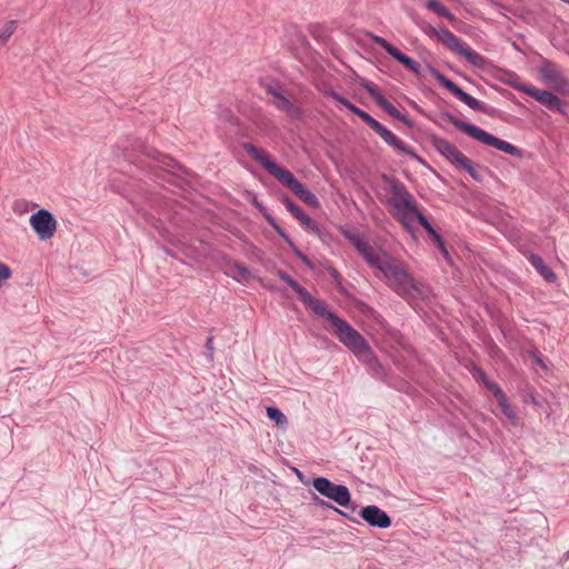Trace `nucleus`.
<instances>
[{
	"label": "nucleus",
	"instance_id": "41",
	"mask_svg": "<svg viewBox=\"0 0 569 569\" xmlns=\"http://www.w3.org/2000/svg\"><path fill=\"white\" fill-rule=\"evenodd\" d=\"M270 227L276 231L280 228V226L277 223L276 219L270 213H264L263 217Z\"/></svg>",
	"mask_w": 569,
	"mask_h": 569
},
{
	"label": "nucleus",
	"instance_id": "15",
	"mask_svg": "<svg viewBox=\"0 0 569 569\" xmlns=\"http://www.w3.org/2000/svg\"><path fill=\"white\" fill-rule=\"evenodd\" d=\"M277 276L284 281L298 295L300 301L305 305L306 308L312 310L313 312L318 311V309L325 303L321 300L311 296L306 288L300 286L293 278H291L286 271L279 269L277 271Z\"/></svg>",
	"mask_w": 569,
	"mask_h": 569
},
{
	"label": "nucleus",
	"instance_id": "11",
	"mask_svg": "<svg viewBox=\"0 0 569 569\" xmlns=\"http://www.w3.org/2000/svg\"><path fill=\"white\" fill-rule=\"evenodd\" d=\"M512 87L532 97L542 106L548 108L550 111H557L561 114H567L566 110L563 109L565 102L552 92L547 90H540L520 82L513 83Z\"/></svg>",
	"mask_w": 569,
	"mask_h": 569
},
{
	"label": "nucleus",
	"instance_id": "27",
	"mask_svg": "<svg viewBox=\"0 0 569 569\" xmlns=\"http://www.w3.org/2000/svg\"><path fill=\"white\" fill-rule=\"evenodd\" d=\"M267 417L279 427L288 423L287 417L276 407H267Z\"/></svg>",
	"mask_w": 569,
	"mask_h": 569
},
{
	"label": "nucleus",
	"instance_id": "50",
	"mask_svg": "<svg viewBox=\"0 0 569 569\" xmlns=\"http://www.w3.org/2000/svg\"><path fill=\"white\" fill-rule=\"evenodd\" d=\"M258 210L260 211V213L264 217V213H269L268 210L266 209V207L263 204H261L260 208H258Z\"/></svg>",
	"mask_w": 569,
	"mask_h": 569
},
{
	"label": "nucleus",
	"instance_id": "22",
	"mask_svg": "<svg viewBox=\"0 0 569 569\" xmlns=\"http://www.w3.org/2000/svg\"><path fill=\"white\" fill-rule=\"evenodd\" d=\"M528 260L546 281H556L557 277L555 272L545 263L543 259L539 254L530 253Z\"/></svg>",
	"mask_w": 569,
	"mask_h": 569
},
{
	"label": "nucleus",
	"instance_id": "37",
	"mask_svg": "<svg viewBox=\"0 0 569 569\" xmlns=\"http://www.w3.org/2000/svg\"><path fill=\"white\" fill-rule=\"evenodd\" d=\"M328 271H329V274L331 276V278L335 280V282L340 283L341 274L339 273V271L331 266L328 267Z\"/></svg>",
	"mask_w": 569,
	"mask_h": 569
},
{
	"label": "nucleus",
	"instance_id": "21",
	"mask_svg": "<svg viewBox=\"0 0 569 569\" xmlns=\"http://www.w3.org/2000/svg\"><path fill=\"white\" fill-rule=\"evenodd\" d=\"M415 218L417 219L418 223L427 231V233L430 236V238L436 242L437 247L440 249L442 254L445 257H447L449 253H448L445 240L436 231V229L430 224L428 219L421 212H417V216Z\"/></svg>",
	"mask_w": 569,
	"mask_h": 569
},
{
	"label": "nucleus",
	"instance_id": "31",
	"mask_svg": "<svg viewBox=\"0 0 569 569\" xmlns=\"http://www.w3.org/2000/svg\"><path fill=\"white\" fill-rule=\"evenodd\" d=\"M17 29V21L10 20L6 22V24L0 30V42L7 43V41L10 39V37L13 34V32Z\"/></svg>",
	"mask_w": 569,
	"mask_h": 569
},
{
	"label": "nucleus",
	"instance_id": "47",
	"mask_svg": "<svg viewBox=\"0 0 569 569\" xmlns=\"http://www.w3.org/2000/svg\"><path fill=\"white\" fill-rule=\"evenodd\" d=\"M250 202L252 203V206H254L257 209L261 207V202L257 199V196L256 194H251V200Z\"/></svg>",
	"mask_w": 569,
	"mask_h": 569
},
{
	"label": "nucleus",
	"instance_id": "4",
	"mask_svg": "<svg viewBox=\"0 0 569 569\" xmlns=\"http://www.w3.org/2000/svg\"><path fill=\"white\" fill-rule=\"evenodd\" d=\"M315 313L327 319L332 325L335 335L339 341L357 357H367L370 355L371 350L365 338L346 320L329 311L325 303Z\"/></svg>",
	"mask_w": 569,
	"mask_h": 569
},
{
	"label": "nucleus",
	"instance_id": "28",
	"mask_svg": "<svg viewBox=\"0 0 569 569\" xmlns=\"http://www.w3.org/2000/svg\"><path fill=\"white\" fill-rule=\"evenodd\" d=\"M479 372V378L480 380L482 381V383L485 385V387L492 392L493 397L495 398H502V389L495 382L490 381L489 378L487 377V375L482 371V370H478Z\"/></svg>",
	"mask_w": 569,
	"mask_h": 569
},
{
	"label": "nucleus",
	"instance_id": "2",
	"mask_svg": "<svg viewBox=\"0 0 569 569\" xmlns=\"http://www.w3.org/2000/svg\"><path fill=\"white\" fill-rule=\"evenodd\" d=\"M242 148L250 158L259 162L270 176L274 177L282 186L292 191L301 201L312 208L320 207L318 198L307 189L291 171L272 161L263 149L256 147L251 142H244Z\"/></svg>",
	"mask_w": 569,
	"mask_h": 569
},
{
	"label": "nucleus",
	"instance_id": "3",
	"mask_svg": "<svg viewBox=\"0 0 569 569\" xmlns=\"http://www.w3.org/2000/svg\"><path fill=\"white\" fill-rule=\"evenodd\" d=\"M431 120L439 127L442 126V122L451 123L457 129L461 130L466 134L480 141L483 144L493 147L507 154H510V156H513L517 158L522 157L521 149L517 148L516 146H513L505 140H501V139L492 136L491 133L485 131L483 129H481L472 123H468L466 121H462V120L456 118L453 114H451L448 111L439 112L437 118L436 119L431 118Z\"/></svg>",
	"mask_w": 569,
	"mask_h": 569
},
{
	"label": "nucleus",
	"instance_id": "8",
	"mask_svg": "<svg viewBox=\"0 0 569 569\" xmlns=\"http://www.w3.org/2000/svg\"><path fill=\"white\" fill-rule=\"evenodd\" d=\"M429 72L441 87L446 88L451 94H453L458 100L466 103L470 109L482 112L490 117L496 114L495 108L487 107L485 103L480 102L469 93L465 92L459 86H457L452 80L442 74L438 69L429 66Z\"/></svg>",
	"mask_w": 569,
	"mask_h": 569
},
{
	"label": "nucleus",
	"instance_id": "42",
	"mask_svg": "<svg viewBox=\"0 0 569 569\" xmlns=\"http://www.w3.org/2000/svg\"><path fill=\"white\" fill-rule=\"evenodd\" d=\"M276 232L284 240L287 244H289L292 241L288 233L283 230V228L280 227L278 230H276Z\"/></svg>",
	"mask_w": 569,
	"mask_h": 569
},
{
	"label": "nucleus",
	"instance_id": "36",
	"mask_svg": "<svg viewBox=\"0 0 569 569\" xmlns=\"http://www.w3.org/2000/svg\"><path fill=\"white\" fill-rule=\"evenodd\" d=\"M367 124L376 132L378 133V131L381 129L382 124L377 121L373 117H371L368 121H367Z\"/></svg>",
	"mask_w": 569,
	"mask_h": 569
},
{
	"label": "nucleus",
	"instance_id": "29",
	"mask_svg": "<svg viewBox=\"0 0 569 569\" xmlns=\"http://www.w3.org/2000/svg\"><path fill=\"white\" fill-rule=\"evenodd\" d=\"M496 399L501 408L502 413L506 416V418L508 420H510L511 422H516L518 420V416L515 412V410L510 407V405L508 403L505 392L502 393V398H496Z\"/></svg>",
	"mask_w": 569,
	"mask_h": 569
},
{
	"label": "nucleus",
	"instance_id": "30",
	"mask_svg": "<svg viewBox=\"0 0 569 569\" xmlns=\"http://www.w3.org/2000/svg\"><path fill=\"white\" fill-rule=\"evenodd\" d=\"M458 167L468 172L471 176V178L475 179L476 181L482 180L481 174L476 170L475 166L472 164L469 158L465 157V159L460 161Z\"/></svg>",
	"mask_w": 569,
	"mask_h": 569
},
{
	"label": "nucleus",
	"instance_id": "48",
	"mask_svg": "<svg viewBox=\"0 0 569 569\" xmlns=\"http://www.w3.org/2000/svg\"><path fill=\"white\" fill-rule=\"evenodd\" d=\"M535 360H536V362H537L538 365H540L541 367H545V363H543L542 359H541L539 356H536V355H535Z\"/></svg>",
	"mask_w": 569,
	"mask_h": 569
},
{
	"label": "nucleus",
	"instance_id": "1",
	"mask_svg": "<svg viewBox=\"0 0 569 569\" xmlns=\"http://www.w3.org/2000/svg\"><path fill=\"white\" fill-rule=\"evenodd\" d=\"M369 266L379 270L383 274L388 287L405 300L411 301L429 297V288L415 280L413 277L386 251L380 252Z\"/></svg>",
	"mask_w": 569,
	"mask_h": 569
},
{
	"label": "nucleus",
	"instance_id": "12",
	"mask_svg": "<svg viewBox=\"0 0 569 569\" xmlns=\"http://www.w3.org/2000/svg\"><path fill=\"white\" fill-rule=\"evenodd\" d=\"M360 86L369 93V96L375 100V102L390 117L401 121L409 128L413 127V122L405 114H402L393 104H391L377 89V87L368 81L367 79L360 80Z\"/></svg>",
	"mask_w": 569,
	"mask_h": 569
},
{
	"label": "nucleus",
	"instance_id": "25",
	"mask_svg": "<svg viewBox=\"0 0 569 569\" xmlns=\"http://www.w3.org/2000/svg\"><path fill=\"white\" fill-rule=\"evenodd\" d=\"M327 97L332 98L335 101L341 103L343 107H346L349 111H351L353 114L358 116L359 112H361V109L351 103L348 99L339 94L335 90H329L326 92Z\"/></svg>",
	"mask_w": 569,
	"mask_h": 569
},
{
	"label": "nucleus",
	"instance_id": "18",
	"mask_svg": "<svg viewBox=\"0 0 569 569\" xmlns=\"http://www.w3.org/2000/svg\"><path fill=\"white\" fill-rule=\"evenodd\" d=\"M540 73L542 78L550 84H553L556 89L562 93L568 92L569 83L562 77L560 70L551 61H543L540 67Z\"/></svg>",
	"mask_w": 569,
	"mask_h": 569
},
{
	"label": "nucleus",
	"instance_id": "5",
	"mask_svg": "<svg viewBox=\"0 0 569 569\" xmlns=\"http://www.w3.org/2000/svg\"><path fill=\"white\" fill-rule=\"evenodd\" d=\"M385 183L389 186V190L392 197L388 200V203L398 211L400 222L409 229V219L407 213L402 212L407 210L413 217L417 212H420L413 196L408 191L407 187L398 179L391 178L387 174L382 176Z\"/></svg>",
	"mask_w": 569,
	"mask_h": 569
},
{
	"label": "nucleus",
	"instance_id": "16",
	"mask_svg": "<svg viewBox=\"0 0 569 569\" xmlns=\"http://www.w3.org/2000/svg\"><path fill=\"white\" fill-rule=\"evenodd\" d=\"M430 143L452 164L458 166L460 161L466 157L453 143L442 137L436 134L430 136Z\"/></svg>",
	"mask_w": 569,
	"mask_h": 569
},
{
	"label": "nucleus",
	"instance_id": "10",
	"mask_svg": "<svg viewBox=\"0 0 569 569\" xmlns=\"http://www.w3.org/2000/svg\"><path fill=\"white\" fill-rule=\"evenodd\" d=\"M264 91L271 97V104L279 111L286 112L292 119H301L302 111L286 94L278 81H269L263 84Z\"/></svg>",
	"mask_w": 569,
	"mask_h": 569
},
{
	"label": "nucleus",
	"instance_id": "17",
	"mask_svg": "<svg viewBox=\"0 0 569 569\" xmlns=\"http://www.w3.org/2000/svg\"><path fill=\"white\" fill-rule=\"evenodd\" d=\"M359 516L371 527L387 529L391 526V519L387 512L375 505L363 507Z\"/></svg>",
	"mask_w": 569,
	"mask_h": 569
},
{
	"label": "nucleus",
	"instance_id": "40",
	"mask_svg": "<svg viewBox=\"0 0 569 569\" xmlns=\"http://www.w3.org/2000/svg\"><path fill=\"white\" fill-rule=\"evenodd\" d=\"M270 227L276 231L280 228V226L277 223L276 219L270 213H264L263 217Z\"/></svg>",
	"mask_w": 569,
	"mask_h": 569
},
{
	"label": "nucleus",
	"instance_id": "20",
	"mask_svg": "<svg viewBox=\"0 0 569 569\" xmlns=\"http://www.w3.org/2000/svg\"><path fill=\"white\" fill-rule=\"evenodd\" d=\"M377 134H379L380 138L395 150L420 160V157L412 150V148L407 146L401 139H399L385 126L381 127Z\"/></svg>",
	"mask_w": 569,
	"mask_h": 569
},
{
	"label": "nucleus",
	"instance_id": "33",
	"mask_svg": "<svg viewBox=\"0 0 569 569\" xmlns=\"http://www.w3.org/2000/svg\"><path fill=\"white\" fill-rule=\"evenodd\" d=\"M11 268L6 263L0 262V288L2 287V282L11 278Z\"/></svg>",
	"mask_w": 569,
	"mask_h": 569
},
{
	"label": "nucleus",
	"instance_id": "9",
	"mask_svg": "<svg viewBox=\"0 0 569 569\" xmlns=\"http://www.w3.org/2000/svg\"><path fill=\"white\" fill-rule=\"evenodd\" d=\"M312 487L319 495L341 507L348 508L351 502V495L349 489L343 485L333 483L328 478H315L312 480Z\"/></svg>",
	"mask_w": 569,
	"mask_h": 569
},
{
	"label": "nucleus",
	"instance_id": "39",
	"mask_svg": "<svg viewBox=\"0 0 569 569\" xmlns=\"http://www.w3.org/2000/svg\"><path fill=\"white\" fill-rule=\"evenodd\" d=\"M270 227L276 231L280 228V226L277 223L276 219L270 213H264L263 217Z\"/></svg>",
	"mask_w": 569,
	"mask_h": 569
},
{
	"label": "nucleus",
	"instance_id": "26",
	"mask_svg": "<svg viewBox=\"0 0 569 569\" xmlns=\"http://www.w3.org/2000/svg\"><path fill=\"white\" fill-rule=\"evenodd\" d=\"M229 272L237 280H249L251 278L250 270L239 262L232 263Z\"/></svg>",
	"mask_w": 569,
	"mask_h": 569
},
{
	"label": "nucleus",
	"instance_id": "43",
	"mask_svg": "<svg viewBox=\"0 0 569 569\" xmlns=\"http://www.w3.org/2000/svg\"><path fill=\"white\" fill-rule=\"evenodd\" d=\"M289 248L292 250V252L296 254L297 258H301L305 253L295 244L293 241H291L289 244Z\"/></svg>",
	"mask_w": 569,
	"mask_h": 569
},
{
	"label": "nucleus",
	"instance_id": "44",
	"mask_svg": "<svg viewBox=\"0 0 569 569\" xmlns=\"http://www.w3.org/2000/svg\"><path fill=\"white\" fill-rule=\"evenodd\" d=\"M300 260H301V261L303 262V264H305V266H307L309 269H311V270H312V269L315 268V266H313L312 261H311V260H310L306 254H303V256L300 258Z\"/></svg>",
	"mask_w": 569,
	"mask_h": 569
},
{
	"label": "nucleus",
	"instance_id": "23",
	"mask_svg": "<svg viewBox=\"0 0 569 569\" xmlns=\"http://www.w3.org/2000/svg\"><path fill=\"white\" fill-rule=\"evenodd\" d=\"M301 226L309 232L311 233H315L316 236H318L321 240H325V232L323 230L319 227V224L313 220L311 219L310 217H308L305 212L302 213V216H300L298 219H297Z\"/></svg>",
	"mask_w": 569,
	"mask_h": 569
},
{
	"label": "nucleus",
	"instance_id": "14",
	"mask_svg": "<svg viewBox=\"0 0 569 569\" xmlns=\"http://www.w3.org/2000/svg\"><path fill=\"white\" fill-rule=\"evenodd\" d=\"M369 38L379 47H381L388 54H390L395 60H397L399 63H401L403 67H406L408 70L413 72L416 76H420L421 67L420 64L401 52L398 48H396L393 44L388 42L385 38L376 36L373 33H369Z\"/></svg>",
	"mask_w": 569,
	"mask_h": 569
},
{
	"label": "nucleus",
	"instance_id": "45",
	"mask_svg": "<svg viewBox=\"0 0 569 569\" xmlns=\"http://www.w3.org/2000/svg\"><path fill=\"white\" fill-rule=\"evenodd\" d=\"M358 117L365 122L367 123V121L371 118V116L369 113H367L366 111L361 110V112H359Z\"/></svg>",
	"mask_w": 569,
	"mask_h": 569
},
{
	"label": "nucleus",
	"instance_id": "38",
	"mask_svg": "<svg viewBox=\"0 0 569 569\" xmlns=\"http://www.w3.org/2000/svg\"><path fill=\"white\" fill-rule=\"evenodd\" d=\"M270 227L276 231L280 228V226L277 223L276 219L270 213H264L263 217Z\"/></svg>",
	"mask_w": 569,
	"mask_h": 569
},
{
	"label": "nucleus",
	"instance_id": "6",
	"mask_svg": "<svg viewBox=\"0 0 569 569\" xmlns=\"http://www.w3.org/2000/svg\"><path fill=\"white\" fill-rule=\"evenodd\" d=\"M142 153L154 162V167L162 170V173L158 174L159 178L164 182L182 188L184 183L183 174H189L184 167L179 164L173 158L162 154L148 146H142Z\"/></svg>",
	"mask_w": 569,
	"mask_h": 569
},
{
	"label": "nucleus",
	"instance_id": "51",
	"mask_svg": "<svg viewBox=\"0 0 569 569\" xmlns=\"http://www.w3.org/2000/svg\"><path fill=\"white\" fill-rule=\"evenodd\" d=\"M296 472H297L298 478H299L300 480H302V472H301V471H299V470H297V469H296Z\"/></svg>",
	"mask_w": 569,
	"mask_h": 569
},
{
	"label": "nucleus",
	"instance_id": "24",
	"mask_svg": "<svg viewBox=\"0 0 569 569\" xmlns=\"http://www.w3.org/2000/svg\"><path fill=\"white\" fill-rule=\"evenodd\" d=\"M426 7L436 12L438 16L443 17L450 21H453L455 16L439 1V0H428Z\"/></svg>",
	"mask_w": 569,
	"mask_h": 569
},
{
	"label": "nucleus",
	"instance_id": "32",
	"mask_svg": "<svg viewBox=\"0 0 569 569\" xmlns=\"http://www.w3.org/2000/svg\"><path fill=\"white\" fill-rule=\"evenodd\" d=\"M280 200L296 219L302 216L303 211L301 208L297 206L287 194H282Z\"/></svg>",
	"mask_w": 569,
	"mask_h": 569
},
{
	"label": "nucleus",
	"instance_id": "7",
	"mask_svg": "<svg viewBox=\"0 0 569 569\" xmlns=\"http://www.w3.org/2000/svg\"><path fill=\"white\" fill-rule=\"evenodd\" d=\"M432 33L446 46L451 52L463 57L472 67L486 69L489 64L488 59L479 54L468 47L460 38L448 29H432Z\"/></svg>",
	"mask_w": 569,
	"mask_h": 569
},
{
	"label": "nucleus",
	"instance_id": "19",
	"mask_svg": "<svg viewBox=\"0 0 569 569\" xmlns=\"http://www.w3.org/2000/svg\"><path fill=\"white\" fill-rule=\"evenodd\" d=\"M345 237L353 244L368 264L372 263L380 252H382V250L375 249L369 242L363 240L359 233L346 232Z\"/></svg>",
	"mask_w": 569,
	"mask_h": 569
},
{
	"label": "nucleus",
	"instance_id": "46",
	"mask_svg": "<svg viewBox=\"0 0 569 569\" xmlns=\"http://www.w3.org/2000/svg\"><path fill=\"white\" fill-rule=\"evenodd\" d=\"M206 347L209 350V352L211 353L212 350H213V339H212V337H208L207 338Z\"/></svg>",
	"mask_w": 569,
	"mask_h": 569
},
{
	"label": "nucleus",
	"instance_id": "35",
	"mask_svg": "<svg viewBox=\"0 0 569 569\" xmlns=\"http://www.w3.org/2000/svg\"><path fill=\"white\" fill-rule=\"evenodd\" d=\"M356 510H357L356 506H352L350 511H342V510H340L338 508H333V511L338 512L342 517L349 519L350 521L358 522V520L352 516V513H355Z\"/></svg>",
	"mask_w": 569,
	"mask_h": 569
},
{
	"label": "nucleus",
	"instance_id": "13",
	"mask_svg": "<svg viewBox=\"0 0 569 569\" xmlns=\"http://www.w3.org/2000/svg\"><path fill=\"white\" fill-rule=\"evenodd\" d=\"M29 222L41 240L51 239L57 230L54 216L46 209H40L31 214Z\"/></svg>",
	"mask_w": 569,
	"mask_h": 569
},
{
	"label": "nucleus",
	"instance_id": "49",
	"mask_svg": "<svg viewBox=\"0 0 569 569\" xmlns=\"http://www.w3.org/2000/svg\"><path fill=\"white\" fill-rule=\"evenodd\" d=\"M258 210L260 211V213L264 217V213H269L268 210L266 209V207L263 204H261L260 208H258Z\"/></svg>",
	"mask_w": 569,
	"mask_h": 569
},
{
	"label": "nucleus",
	"instance_id": "34",
	"mask_svg": "<svg viewBox=\"0 0 569 569\" xmlns=\"http://www.w3.org/2000/svg\"><path fill=\"white\" fill-rule=\"evenodd\" d=\"M312 503L318 507H321L323 509H332L333 510V508H335L332 505H330L329 502L321 499L319 496H317L315 493L312 495Z\"/></svg>",
	"mask_w": 569,
	"mask_h": 569
}]
</instances>
